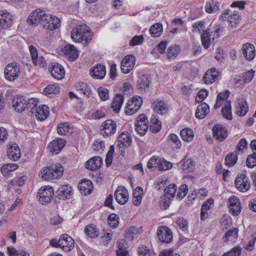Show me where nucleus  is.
I'll return each instance as SVG.
<instances>
[{"label":"nucleus","mask_w":256,"mask_h":256,"mask_svg":"<svg viewBox=\"0 0 256 256\" xmlns=\"http://www.w3.org/2000/svg\"><path fill=\"white\" fill-rule=\"evenodd\" d=\"M71 38L76 42H83L86 46L92 40V33L86 24L77 25L72 30Z\"/></svg>","instance_id":"1"},{"label":"nucleus","mask_w":256,"mask_h":256,"mask_svg":"<svg viewBox=\"0 0 256 256\" xmlns=\"http://www.w3.org/2000/svg\"><path fill=\"white\" fill-rule=\"evenodd\" d=\"M222 30L218 25L216 26L214 31L208 28L203 30L200 36V38L202 46L205 49H208L212 44L220 36V34Z\"/></svg>","instance_id":"2"},{"label":"nucleus","mask_w":256,"mask_h":256,"mask_svg":"<svg viewBox=\"0 0 256 256\" xmlns=\"http://www.w3.org/2000/svg\"><path fill=\"white\" fill-rule=\"evenodd\" d=\"M64 172V168L60 164L44 168L41 171L42 178L45 180L56 179L61 177Z\"/></svg>","instance_id":"3"},{"label":"nucleus","mask_w":256,"mask_h":256,"mask_svg":"<svg viewBox=\"0 0 256 256\" xmlns=\"http://www.w3.org/2000/svg\"><path fill=\"white\" fill-rule=\"evenodd\" d=\"M54 195V191L50 186L42 187L38 191L37 198L40 203L42 204H46L50 203Z\"/></svg>","instance_id":"4"},{"label":"nucleus","mask_w":256,"mask_h":256,"mask_svg":"<svg viewBox=\"0 0 256 256\" xmlns=\"http://www.w3.org/2000/svg\"><path fill=\"white\" fill-rule=\"evenodd\" d=\"M4 76L10 81L16 80L20 74V65L16 62L8 64L5 68Z\"/></svg>","instance_id":"5"},{"label":"nucleus","mask_w":256,"mask_h":256,"mask_svg":"<svg viewBox=\"0 0 256 256\" xmlns=\"http://www.w3.org/2000/svg\"><path fill=\"white\" fill-rule=\"evenodd\" d=\"M142 104V98L138 96H134L131 100L126 103L125 113L126 115H132L140 108Z\"/></svg>","instance_id":"6"},{"label":"nucleus","mask_w":256,"mask_h":256,"mask_svg":"<svg viewBox=\"0 0 256 256\" xmlns=\"http://www.w3.org/2000/svg\"><path fill=\"white\" fill-rule=\"evenodd\" d=\"M157 236L161 242L166 244L170 243L173 238L171 230L166 226H160L158 228Z\"/></svg>","instance_id":"7"},{"label":"nucleus","mask_w":256,"mask_h":256,"mask_svg":"<svg viewBox=\"0 0 256 256\" xmlns=\"http://www.w3.org/2000/svg\"><path fill=\"white\" fill-rule=\"evenodd\" d=\"M234 184L236 188L240 192H247L250 188L248 178L245 174H240L236 177Z\"/></svg>","instance_id":"8"},{"label":"nucleus","mask_w":256,"mask_h":256,"mask_svg":"<svg viewBox=\"0 0 256 256\" xmlns=\"http://www.w3.org/2000/svg\"><path fill=\"white\" fill-rule=\"evenodd\" d=\"M136 62L134 56L127 55L121 62L120 68L122 72L128 74L133 68Z\"/></svg>","instance_id":"9"},{"label":"nucleus","mask_w":256,"mask_h":256,"mask_svg":"<svg viewBox=\"0 0 256 256\" xmlns=\"http://www.w3.org/2000/svg\"><path fill=\"white\" fill-rule=\"evenodd\" d=\"M213 137L219 142H223L228 137V130L221 124H216L212 128Z\"/></svg>","instance_id":"10"},{"label":"nucleus","mask_w":256,"mask_h":256,"mask_svg":"<svg viewBox=\"0 0 256 256\" xmlns=\"http://www.w3.org/2000/svg\"><path fill=\"white\" fill-rule=\"evenodd\" d=\"M50 72L51 76L56 80L63 78L65 74L63 66L58 62H52L50 65Z\"/></svg>","instance_id":"11"},{"label":"nucleus","mask_w":256,"mask_h":256,"mask_svg":"<svg viewBox=\"0 0 256 256\" xmlns=\"http://www.w3.org/2000/svg\"><path fill=\"white\" fill-rule=\"evenodd\" d=\"M114 197L119 204H124L128 200V192L124 186H119L115 191Z\"/></svg>","instance_id":"12"},{"label":"nucleus","mask_w":256,"mask_h":256,"mask_svg":"<svg viewBox=\"0 0 256 256\" xmlns=\"http://www.w3.org/2000/svg\"><path fill=\"white\" fill-rule=\"evenodd\" d=\"M60 242L61 248L64 252H70L74 248V239L66 234H62L60 236Z\"/></svg>","instance_id":"13"},{"label":"nucleus","mask_w":256,"mask_h":256,"mask_svg":"<svg viewBox=\"0 0 256 256\" xmlns=\"http://www.w3.org/2000/svg\"><path fill=\"white\" fill-rule=\"evenodd\" d=\"M7 155L8 158L14 161H16L20 157V150L16 143L10 142L8 144Z\"/></svg>","instance_id":"14"},{"label":"nucleus","mask_w":256,"mask_h":256,"mask_svg":"<svg viewBox=\"0 0 256 256\" xmlns=\"http://www.w3.org/2000/svg\"><path fill=\"white\" fill-rule=\"evenodd\" d=\"M132 138L130 134L126 132H122L118 137V146L120 148H126L130 146Z\"/></svg>","instance_id":"15"},{"label":"nucleus","mask_w":256,"mask_h":256,"mask_svg":"<svg viewBox=\"0 0 256 256\" xmlns=\"http://www.w3.org/2000/svg\"><path fill=\"white\" fill-rule=\"evenodd\" d=\"M66 142L62 138L53 140L48 146V148L52 154H58L65 146Z\"/></svg>","instance_id":"16"},{"label":"nucleus","mask_w":256,"mask_h":256,"mask_svg":"<svg viewBox=\"0 0 256 256\" xmlns=\"http://www.w3.org/2000/svg\"><path fill=\"white\" fill-rule=\"evenodd\" d=\"M72 194V188L69 184L62 186L56 192V196L60 200L69 199Z\"/></svg>","instance_id":"17"},{"label":"nucleus","mask_w":256,"mask_h":256,"mask_svg":"<svg viewBox=\"0 0 256 256\" xmlns=\"http://www.w3.org/2000/svg\"><path fill=\"white\" fill-rule=\"evenodd\" d=\"M12 108L16 112H20L26 108V99L22 96H16L12 100Z\"/></svg>","instance_id":"18"},{"label":"nucleus","mask_w":256,"mask_h":256,"mask_svg":"<svg viewBox=\"0 0 256 256\" xmlns=\"http://www.w3.org/2000/svg\"><path fill=\"white\" fill-rule=\"evenodd\" d=\"M103 128L102 133L104 136H108L114 134L116 132V124L114 121L109 119L106 120L102 124Z\"/></svg>","instance_id":"19"},{"label":"nucleus","mask_w":256,"mask_h":256,"mask_svg":"<svg viewBox=\"0 0 256 256\" xmlns=\"http://www.w3.org/2000/svg\"><path fill=\"white\" fill-rule=\"evenodd\" d=\"M44 11L36 10L33 11L28 16L27 22L31 26H36L40 24L42 17L44 16Z\"/></svg>","instance_id":"20"},{"label":"nucleus","mask_w":256,"mask_h":256,"mask_svg":"<svg viewBox=\"0 0 256 256\" xmlns=\"http://www.w3.org/2000/svg\"><path fill=\"white\" fill-rule=\"evenodd\" d=\"M242 52L244 57L248 60H252L256 56L255 48L250 43L247 42L243 45Z\"/></svg>","instance_id":"21"},{"label":"nucleus","mask_w":256,"mask_h":256,"mask_svg":"<svg viewBox=\"0 0 256 256\" xmlns=\"http://www.w3.org/2000/svg\"><path fill=\"white\" fill-rule=\"evenodd\" d=\"M12 23V16L6 10H3L0 14V30L10 27Z\"/></svg>","instance_id":"22"},{"label":"nucleus","mask_w":256,"mask_h":256,"mask_svg":"<svg viewBox=\"0 0 256 256\" xmlns=\"http://www.w3.org/2000/svg\"><path fill=\"white\" fill-rule=\"evenodd\" d=\"M64 55L71 61L76 60L78 56V51L71 44H67L62 49Z\"/></svg>","instance_id":"23"},{"label":"nucleus","mask_w":256,"mask_h":256,"mask_svg":"<svg viewBox=\"0 0 256 256\" xmlns=\"http://www.w3.org/2000/svg\"><path fill=\"white\" fill-rule=\"evenodd\" d=\"M102 164V160L100 156H94L86 163V168L90 170H97Z\"/></svg>","instance_id":"24"},{"label":"nucleus","mask_w":256,"mask_h":256,"mask_svg":"<svg viewBox=\"0 0 256 256\" xmlns=\"http://www.w3.org/2000/svg\"><path fill=\"white\" fill-rule=\"evenodd\" d=\"M90 74L94 78L102 79L106 74V68L102 64H97L90 69Z\"/></svg>","instance_id":"25"},{"label":"nucleus","mask_w":256,"mask_h":256,"mask_svg":"<svg viewBox=\"0 0 256 256\" xmlns=\"http://www.w3.org/2000/svg\"><path fill=\"white\" fill-rule=\"evenodd\" d=\"M218 71L216 68L208 69L204 74L203 81L206 84H212L218 78Z\"/></svg>","instance_id":"26"},{"label":"nucleus","mask_w":256,"mask_h":256,"mask_svg":"<svg viewBox=\"0 0 256 256\" xmlns=\"http://www.w3.org/2000/svg\"><path fill=\"white\" fill-rule=\"evenodd\" d=\"M209 112V106L206 102H202L197 107L195 114L196 117L199 120L203 119Z\"/></svg>","instance_id":"27"},{"label":"nucleus","mask_w":256,"mask_h":256,"mask_svg":"<svg viewBox=\"0 0 256 256\" xmlns=\"http://www.w3.org/2000/svg\"><path fill=\"white\" fill-rule=\"evenodd\" d=\"M78 188L82 194H90L92 188V184L90 180H84L78 185Z\"/></svg>","instance_id":"28"},{"label":"nucleus","mask_w":256,"mask_h":256,"mask_svg":"<svg viewBox=\"0 0 256 256\" xmlns=\"http://www.w3.org/2000/svg\"><path fill=\"white\" fill-rule=\"evenodd\" d=\"M154 110L156 113L162 114L166 112L167 104L163 100H156L152 103V105Z\"/></svg>","instance_id":"29"},{"label":"nucleus","mask_w":256,"mask_h":256,"mask_svg":"<svg viewBox=\"0 0 256 256\" xmlns=\"http://www.w3.org/2000/svg\"><path fill=\"white\" fill-rule=\"evenodd\" d=\"M48 108L46 105L40 106L36 109V116L38 120L40 121L45 120L48 117Z\"/></svg>","instance_id":"30"},{"label":"nucleus","mask_w":256,"mask_h":256,"mask_svg":"<svg viewBox=\"0 0 256 256\" xmlns=\"http://www.w3.org/2000/svg\"><path fill=\"white\" fill-rule=\"evenodd\" d=\"M150 77L148 75L143 74L140 77L137 82V86L141 90H146L149 88L150 83Z\"/></svg>","instance_id":"31"},{"label":"nucleus","mask_w":256,"mask_h":256,"mask_svg":"<svg viewBox=\"0 0 256 256\" xmlns=\"http://www.w3.org/2000/svg\"><path fill=\"white\" fill-rule=\"evenodd\" d=\"M124 97L123 95L118 94L116 95L112 104V108L113 110L118 113L120 112L122 106L123 104Z\"/></svg>","instance_id":"32"},{"label":"nucleus","mask_w":256,"mask_h":256,"mask_svg":"<svg viewBox=\"0 0 256 256\" xmlns=\"http://www.w3.org/2000/svg\"><path fill=\"white\" fill-rule=\"evenodd\" d=\"M222 116L228 120H231L232 118V107L230 100H226L224 106L222 108Z\"/></svg>","instance_id":"33"},{"label":"nucleus","mask_w":256,"mask_h":256,"mask_svg":"<svg viewBox=\"0 0 256 256\" xmlns=\"http://www.w3.org/2000/svg\"><path fill=\"white\" fill-rule=\"evenodd\" d=\"M220 4L214 0H210L206 5V11L208 13H213L220 10Z\"/></svg>","instance_id":"34"},{"label":"nucleus","mask_w":256,"mask_h":256,"mask_svg":"<svg viewBox=\"0 0 256 256\" xmlns=\"http://www.w3.org/2000/svg\"><path fill=\"white\" fill-rule=\"evenodd\" d=\"M180 162L182 163V169L183 170H188V172H192L194 170L195 166V162L192 159L185 158Z\"/></svg>","instance_id":"35"},{"label":"nucleus","mask_w":256,"mask_h":256,"mask_svg":"<svg viewBox=\"0 0 256 256\" xmlns=\"http://www.w3.org/2000/svg\"><path fill=\"white\" fill-rule=\"evenodd\" d=\"M84 230L85 234L91 238H96L98 236L99 234V232L96 226L93 224L86 226Z\"/></svg>","instance_id":"36"},{"label":"nucleus","mask_w":256,"mask_h":256,"mask_svg":"<svg viewBox=\"0 0 256 256\" xmlns=\"http://www.w3.org/2000/svg\"><path fill=\"white\" fill-rule=\"evenodd\" d=\"M237 152L228 153L225 157V164L228 167L234 166L238 160Z\"/></svg>","instance_id":"37"},{"label":"nucleus","mask_w":256,"mask_h":256,"mask_svg":"<svg viewBox=\"0 0 256 256\" xmlns=\"http://www.w3.org/2000/svg\"><path fill=\"white\" fill-rule=\"evenodd\" d=\"M240 18L239 12L234 11L232 14L228 16L226 20L230 22V27L233 28L236 27V25L240 23Z\"/></svg>","instance_id":"38"},{"label":"nucleus","mask_w":256,"mask_h":256,"mask_svg":"<svg viewBox=\"0 0 256 256\" xmlns=\"http://www.w3.org/2000/svg\"><path fill=\"white\" fill-rule=\"evenodd\" d=\"M180 134L182 139L185 142H189L193 140L194 132L189 128L182 129L181 130Z\"/></svg>","instance_id":"39"},{"label":"nucleus","mask_w":256,"mask_h":256,"mask_svg":"<svg viewBox=\"0 0 256 256\" xmlns=\"http://www.w3.org/2000/svg\"><path fill=\"white\" fill-rule=\"evenodd\" d=\"M18 168V166L14 164H4L1 168V172L4 176H7L10 172L16 170Z\"/></svg>","instance_id":"40"},{"label":"nucleus","mask_w":256,"mask_h":256,"mask_svg":"<svg viewBox=\"0 0 256 256\" xmlns=\"http://www.w3.org/2000/svg\"><path fill=\"white\" fill-rule=\"evenodd\" d=\"M177 186L176 184H172L168 185L164 190V197H170L172 198L176 194Z\"/></svg>","instance_id":"41"},{"label":"nucleus","mask_w":256,"mask_h":256,"mask_svg":"<svg viewBox=\"0 0 256 256\" xmlns=\"http://www.w3.org/2000/svg\"><path fill=\"white\" fill-rule=\"evenodd\" d=\"M162 26L160 23L153 24L150 29V34L154 38L158 37L162 33Z\"/></svg>","instance_id":"42"},{"label":"nucleus","mask_w":256,"mask_h":256,"mask_svg":"<svg viewBox=\"0 0 256 256\" xmlns=\"http://www.w3.org/2000/svg\"><path fill=\"white\" fill-rule=\"evenodd\" d=\"M51 16V20L48 22V25H50V28H45L46 30H54L58 28L60 26V20L59 18L56 16L50 15Z\"/></svg>","instance_id":"43"},{"label":"nucleus","mask_w":256,"mask_h":256,"mask_svg":"<svg viewBox=\"0 0 256 256\" xmlns=\"http://www.w3.org/2000/svg\"><path fill=\"white\" fill-rule=\"evenodd\" d=\"M76 88L84 94L89 96L91 94V90L87 84L84 82H78L76 85Z\"/></svg>","instance_id":"44"},{"label":"nucleus","mask_w":256,"mask_h":256,"mask_svg":"<svg viewBox=\"0 0 256 256\" xmlns=\"http://www.w3.org/2000/svg\"><path fill=\"white\" fill-rule=\"evenodd\" d=\"M120 218L118 214L112 213L110 214L108 218V222L110 226L114 228L117 227L119 224Z\"/></svg>","instance_id":"45"},{"label":"nucleus","mask_w":256,"mask_h":256,"mask_svg":"<svg viewBox=\"0 0 256 256\" xmlns=\"http://www.w3.org/2000/svg\"><path fill=\"white\" fill-rule=\"evenodd\" d=\"M236 114L240 116H244L248 110V104L246 102H241L238 103Z\"/></svg>","instance_id":"46"},{"label":"nucleus","mask_w":256,"mask_h":256,"mask_svg":"<svg viewBox=\"0 0 256 256\" xmlns=\"http://www.w3.org/2000/svg\"><path fill=\"white\" fill-rule=\"evenodd\" d=\"M70 124L68 122L59 124L57 126V132L58 134H66L70 132Z\"/></svg>","instance_id":"47"},{"label":"nucleus","mask_w":256,"mask_h":256,"mask_svg":"<svg viewBox=\"0 0 256 256\" xmlns=\"http://www.w3.org/2000/svg\"><path fill=\"white\" fill-rule=\"evenodd\" d=\"M238 230L236 228H234L232 230H229L224 234L223 240L224 242H227L230 240H232V238H235L237 237Z\"/></svg>","instance_id":"48"},{"label":"nucleus","mask_w":256,"mask_h":256,"mask_svg":"<svg viewBox=\"0 0 256 256\" xmlns=\"http://www.w3.org/2000/svg\"><path fill=\"white\" fill-rule=\"evenodd\" d=\"M188 187L186 184H184L180 186L178 190H176V198L180 200H182L187 194Z\"/></svg>","instance_id":"49"},{"label":"nucleus","mask_w":256,"mask_h":256,"mask_svg":"<svg viewBox=\"0 0 256 256\" xmlns=\"http://www.w3.org/2000/svg\"><path fill=\"white\" fill-rule=\"evenodd\" d=\"M172 168V164L163 158H159L158 170H166Z\"/></svg>","instance_id":"50"},{"label":"nucleus","mask_w":256,"mask_h":256,"mask_svg":"<svg viewBox=\"0 0 256 256\" xmlns=\"http://www.w3.org/2000/svg\"><path fill=\"white\" fill-rule=\"evenodd\" d=\"M29 50L34 64V66H37L38 62V52L37 49L33 45H30L29 46Z\"/></svg>","instance_id":"51"},{"label":"nucleus","mask_w":256,"mask_h":256,"mask_svg":"<svg viewBox=\"0 0 256 256\" xmlns=\"http://www.w3.org/2000/svg\"><path fill=\"white\" fill-rule=\"evenodd\" d=\"M46 94H56L59 92V86L57 84H48L44 90Z\"/></svg>","instance_id":"52"},{"label":"nucleus","mask_w":256,"mask_h":256,"mask_svg":"<svg viewBox=\"0 0 256 256\" xmlns=\"http://www.w3.org/2000/svg\"><path fill=\"white\" fill-rule=\"evenodd\" d=\"M180 52L179 47L178 46H169L168 48L167 56L168 58H176Z\"/></svg>","instance_id":"53"},{"label":"nucleus","mask_w":256,"mask_h":256,"mask_svg":"<svg viewBox=\"0 0 256 256\" xmlns=\"http://www.w3.org/2000/svg\"><path fill=\"white\" fill-rule=\"evenodd\" d=\"M254 70L251 69L250 70L242 74V78L244 80V83L250 82L253 78L254 74Z\"/></svg>","instance_id":"54"},{"label":"nucleus","mask_w":256,"mask_h":256,"mask_svg":"<svg viewBox=\"0 0 256 256\" xmlns=\"http://www.w3.org/2000/svg\"><path fill=\"white\" fill-rule=\"evenodd\" d=\"M135 126L136 131L140 136L144 135L148 130V124H136Z\"/></svg>","instance_id":"55"},{"label":"nucleus","mask_w":256,"mask_h":256,"mask_svg":"<svg viewBox=\"0 0 256 256\" xmlns=\"http://www.w3.org/2000/svg\"><path fill=\"white\" fill-rule=\"evenodd\" d=\"M246 165L248 167L252 168L256 166V153H253L248 156Z\"/></svg>","instance_id":"56"},{"label":"nucleus","mask_w":256,"mask_h":256,"mask_svg":"<svg viewBox=\"0 0 256 256\" xmlns=\"http://www.w3.org/2000/svg\"><path fill=\"white\" fill-rule=\"evenodd\" d=\"M208 92L206 89H202L198 92L196 98V102L198 103H200L207 97L208 96Z\"/></svg>","instance_id":"57"},{"label":"nucleus","mask_w":256,"mask_h":256,"mask_svg":"<svg viewBox=\"0 0 256 256\" xmlns=\"http://www.w3.org/2000/svg\"><path fill=\"white\" fill-rule=\"evenodd\" d=\"M159 158L156 156H152L148 162L147 167L148 168H158Z\"/></svg>","instance_id":"58"},{"label":"nucleus","mask_w":256,"mask_h":256,"mask_svg":"<svg viewBox=\"0 0 256 256\" xmlns=\"http://www.w3.org/2000/svg\"><path fill=\"white\" fill-rule=\"evenodd\" d=\"M98 90L102 100H106L108 98V90L107 88L101 86L98 88Z\"/></svg>","instance_id":"59"},{"label":"nucleus","mask_w":256,"mask_h":256,"mask_svg":"<svg viewBox=\"0 0 256 256\" xmlns=\"http://www.w3.org/2000/svg\"><path fill=\"white\" fill-rule=\"evenodd\" d=\"M162 200L160 202V205L161 208L164 210L168 209L170 203V197H164V196L161 197Z\"/></svg>","instance_id":"60"},{"label":"nucleus","mask_w":256,"mask_h":256,"mask_svg":"<svg viewBox=\"0 0 256 256\" xmlns=\"http://www.w3.org/2000/svg\"><path fill=\"white\" fill-rule=\"evenodd\" d=\"M144 42V36L142 35L139 36H135L130 42L129 44L130 46H135L141 44Z\"/></svg>","instance_id":"61"},{"label":"nucleus","mask_w":256,"mask_h":256,"mask_svg":"<svg viewBox=\"0 0 256 256\" xmlns=\"http://www.w3.org/2000/svg\"><path fill=\"white\" fill-rule=\"evenodd\" d=\"M176 223L180 228L182 229V230L185 231L188 230V223L184 218H178L176 220Z\"/></svg>","instance_id":"62"},{"label":"nucleus","mask_w":256,"mask_h":256,"mask_svg":"<svg viewBox=\"0 0 256 256\" xmlns=\"http://www.w3.org/2000/svg\"><path fill=\"white\" fill-rule=\"evenodd\" d=\"M247 146L248 142L246 139H241L237 144L236 152L238 154L240 152H244V150L247 147Z\"/></svg>","instance_id":"63"},{"label":"nucleus","mask_w":256,"mask_h":256,"mask_svg":"<svg viewBox=\"0 0 256 256\" xmlns=\"http://www.w3.org/2000/svg\"><path fill=\"white\" fill-rule=\"evenodd\" d=\"M240 248L234 247L228 252L224 253L222 256H240Z\"/></svg>","instance_id":"64"}]
</instances>
